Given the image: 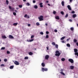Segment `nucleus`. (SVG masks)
Instances as JSON below:
<instances>
[{
    "instance_id": "nucleus-2",
    "label": "nucleus",
    "mask_w": 78,
    "mask_h": 78,
    "mask_svg": "<svg viewBox=\"0 0 78 78\" xmlns=\"http://www.w3.org/2000/svg\"><path fill=\"white\" fill-rule=\"evenodd\" d=\"M42 70L43 72H44V71H48V69L47 68H42Z\"/></svg>"
},
{
    "instance_id": "nucleus-5",
    "label": "nucleus",
    "mask_w": 78,
    "mask_h": 78,
    "mask_svg": "<svg viewBox=\"0 0 78 78\" xmlns=\"http://www.w3.org/2000/svg\"><path fill=\"white\" fill-rule=\"evenodd\" d=\"M14 64L16 65H19V63L17 61H15L14 62Z\"/></svg>"
},
{
    "instance_id": "nucleus-42",
    "label": "nucleus",
    "mask_w": 78,
    "mask_h": 78,
    "mask_svg": "<svg viewBox=\"0 0 78 78\" xmlns=\"http://www.w3.org/2000/svg\"><path fill=\"white\" fill-rule=\"evenodd\" d=\"M13 15H14V16H16V13L15 12H13Z\"/></svg>"
},
{
    "instance_id": "nucleus-12",
    "label": "nucleus",
    "mask_w": 78,
    "mask_h": 78,
    "mask_svg": "<svg viewBox=\"0 0 78 78\" xmlns=\"http://www.w3.org/2000/svg\"><path fill=\"white\" fill-rule=\"evenodd\" d=\"M70 69L71 70L73 69H74V66H70Z\"/></svg>"
},
{
    "instance_id": "nucleus-46",
    "label": "nucleus",
    "mask_w": 78,
    "mask_h": 78,
    "mask_svg": "<svg viewBox=\"0 0 78 78\" xmlns=\"http://www.w3.org/2000/svg\"><path fill=\"white\" fill-rule=\"evenodd\" d=\"M68 14H66V16H65V17L67 18V17H68Z\"/></svg>"
},
{
    "instance_id": "nucleus-25",
    "label": "nucleus",
    "mask_w": 78,
    "mask_h": 78,
    "mask_svg": "<svg viewBox=\"0 0 78 78\" xmlns=\"http://www.w3.org/2000/svg\"><path fill=\"white\" fill-rule=\"evenodd\" d=\"M61 60H62V61H65V60H66V59H65V58H62L61 59Z\"/></svg>"
},
{
    "instance_id": "nucleus-8",
    "label": "nucleus",
    "mask_w": 78,
    "mask_h": 78,
    "mask_svg": "<svg viewBox=\"0 0 78 78\" xmlns=\"http://www.w3.org/2000/svg\"><path fill=\"white\" fill-rule=\"evenodd\" d=\"M34 41V39H32L31 40H27V42H32Z\"/></svg>"
},
{
    "instance_id": "nucleus-17",
    "label": "nucleus",
    "mask_w": 78,
    "mask_h": 78,
    "mask_svg": "<svg viewBox=\"0 0 78 78\" xmlns=\"http://www.w3.org/2000/svg\"><path fill=\"white\" fill-rule=\"evenodd\" d=\"M55 18L56 19H57V20H59V16H57L55 17Z\"/></svg>"
},
{
    "instance_id": "nucleus-16",
    "label": "nucleus",
    "mask_w": 78,
    "mask_h": 78,
    "mask_svg": "<svg viewBox=\"0 0 78 78\" xmlns=\"http://www.w3.org/2000/svg\"><path fill=\"white\" fill-rule=\"evenodd\" d=\"M73 18H75L76 17V15L75 14H74L73 15Z\"/></svg>"
},
{
    "instance_id": "nucleus-32",
    "label": "nucleus",
    "mask_w": 78,
    "mask_h": 78,
    "mask_svg": "<svg viewBox=\"0 0 78 78\" xmlns=\"http://www.w3.org/2000/svg\"><path fill=\"white\" fill-rule=\"evenodd\" d=\"M55 53H56V54H57V53H59V51H55Z\"/></svg>"
},
{
    "instance_id": "nucleus-13",
    "label": "nucleus",
    "mask_w": 78,
    "mask_h": 78,
    "mask_svg": "<svg viewBox=\"0 0 78 78\" xmlns=\"http://www.w3.org/2000/svg\"><path fill=\"white\" fill-rule=\"evenodd\" d=\"M74 51L75 53H77V52L78 51V50L76 48L74 49Z\"/></svg>"
},
{
    "instance_id": "nucleus-51",
    "label": "nucleus",
    "mask_w": 78,
    "mask_h": 78,
    "mask_svg": "<svg viewBox=\"0 0 78 78\" xmlns=\"http://www.w3.org/2000/svg\"><path fill=\"white\" fill-rule=\"evenodd\" d=\"M46 34H49V32H48V31H46Z\"/></svg>"
},
{
    "instance_id": "nucleus-41",
    "label": "nucleus",
    "mask_w": 78,
    "mask_h": 78,
    "mask_svg": "<svg viewBox=\"0 0 78 78\" xmlns=\"http://www.w3.org/2000/svg\"><path fill=\"white\" fill-rule=\"evenodd\" d=\"M56 13V12L55 11H54L53 12V14H55Z\"/></svg>"
},
{
    "instance_id": "nucleus-56",
    "label": "nucleus",
    "mask_w": 78,
    "mask_h": 78,
    "mask_svg": "<svg viewBox=\"0 0 78 78\" xmlns=\"http://www.w3.org/2000/svg\"><path fill=\"white\" fill-rule=\"evenodd\" d=\"M62 43H65V42H64V40H62Z\"/></svg>"
},
{
    "instance_id": "nucleus-34",
    "label": "nucleus",
    "mask_w": 78,
    "mask_h": 78,
    "mask_svg": "<svg viewBox=\"0 0 78 78\" xmlns=\"http://www.w3.org/2000/svg\"><path fill=\"white\" fill-rule=\"evenodd\" d=\"M19 6L20 8H22V5H19Z\"/></svg>"
},
{
    "instance_id": "nucleus-33",
    "label": "nucleus",
    "mask_w": 78,
    "mask_h": 78,
    "mask_svg": "<svg viewBox=\"0 0 78 78\" xmlns=\"http://www.w3.org/2000/svg\"><path fill=\"white\" fill-rule=\"evenodd\" d=\"M61 13L62 15H64V12L63 11H62L61 12Z\"/></svg>"
},
{
    "instance_id": "nucleus-53",
    "label": "nucleus",
    "mask_w": 78,
    "mask_h": 78,
    "mask_svg": "<svg viewBox=\"0 0 78 78\" xmlns=\"http://www.w3.org/2000/svg\"><path fill=\"white\" fill-rule=\"evenodd\" d=\"M9 9H11L12 8V7H11V6H9Z\"/></svg>"
},
{
    "instance_id": "nucleus-50",
    "label": "nucleus",
    "mask_w": 78,
    "mask_h": 78,
    "mask_svg": "<svg viewBox=\"0 0 78 78\" xmlns=\"http://www.w3.org/2000/svg\"><path fill=\"white\" fill-rule=\"evenodd\" d=\"M12 11H14V8H12V9H11Z\"/></svg>"
},
{
    "instance_id": "nucleus-20",
    "label": "nucleus",
    "mask_w": 78,
    "mask_h": 78,
    "mask_svg": "<svg viewBox=\"0 0 78 78\" xmlns=\"http://www.w3.org/2000/svg\"><path fill=\"white\" fill-rule=\"evenodd\" d=\"M66 37L64 36L63 37H62L61 38V40H64V39H65V38Z\"/></svg>"
},
{
    "instance_id": "nucleus-19",
    "label": "nucleus",
    "mask_w": 78,
    "mask_h": 78,
    "mask_svg": "<svg viewBox=\"0 0 78 78\" xmlns=\"http://www.w3.org/2000/svg\"><path fill=\"white\" fill-rule=\"evenodd\" d=\"M73 42H74V43H76V42H77V40H76V39H74Z\"/></svg>"
},
{
    "instance_id": "nucleus-10",
    "label": "nucleus",
    "mask_w": 78,
    "mask_h": 78,
    "mask_svg": "<svg viewBox=\"0 0 78 78\" xmlns=\"http://www.w3.org/2000/svg\"><path fill=\"white\" fill-rule=\"evenodd\" d=\"M2 38H3V39H6V38H7V37H6V36H5V35H2Z\"/></svg>"
},
{
    "instance_id": "nucleus-28",
    "label": "nucleus",
    "mask_w": 78,
    "mask_h": 78,
    "mask_svg": "<svg viewBox=\"0 0 78 78\" xmlns=\"http://www.w3.org/2000/svg\"><path fill=\"white\" fill-rule=\"evenodd\" d=\"M70 30H71V31H73V30H74V29L73 28V27H71L70 28Z\"/></svg>"
},
{
    "instance_id": "nucleus-14",
    "label": "nucleus",
    "mask_w": 78,
    "mask_h": 78,
    "mask_svg": "<svg viewBox=\"0 0 78 78\" xmlns=\"http://www.w3.org/2000/svg\"><path fill=\"white\" fill-rule=\"evenodd\" d=\"M29 55H33V53L31 52H30L29 53Z\"/></svg>"
},
{
    "instance_id": "nucleus-58",
    "label": "nucleus",
    "mask_w": 78,
    "mask_h": 78,
    "mask_svg": "<svg viewBox=\"0 0 78 78\" xmlns=\"http://www.w3.org/2000/svg\"><path fill=\"white\" fill-rule=\"evenodd\" d=\"M1 66H4V64H2L1 65Z\"/></svg>"
},
{
    "instance_id": "nucleus-40",
    "label": "nucleus",
    "mask_w": 78,
    "mask_h": 78,
    "mask_svg": "<svg viewBox=\"0 0 78 78\" xmlns=\"http://www.w3.org/2000/svg\"><path fill=\"white\" fill-rule=\"evenodd\" d=\"M7 54H10V52L8 51H7Z\"/></svg>"
},
{
    "instance_id": "nucleus-22",
    "label": "nucleus",
    "mask_w": 78,
    "mask_h": 78,
    "mask_svg": "<svg viewBox=\"0 0 78 78\" xmlns=\"http://www.w3.org/2000/svg\"><path fill=\"white\" fill-rule=\"evenodd\" d=\"M60 73H61V74H62V75H64V76L66 75L65 74V73H63V72H61Z\"/></svg>"
},
{
    "instance_id": "nucleus-26",
    "label": "nucleus",
    "mask_w": 78,
    "mask_h": 78,
    "mask_svg": "<svg viewBox=\"0 0 78 78\" xmlns=\"http://www.w3.org/2000/svg\"><path fill=\"white\" fill-rule=\"evenodd\" d=\"M41 65L42 67H44L45 66V64H44V63H42Z\"/></svg>"
},
{
    "instance_id": "nucleus-37",
    "label": "nucleus",
    "mask_w": 78,
    "mask_h": 78,
    "mask_svg": "<svg viewBox=\"0 0 78 78\" xmlns=\"http://www.w3.org/2000/svg\"><path fill=\"white\" fill-rule=\"evenodd\" d=\"M52 45H55V42H53L52 43Z\"/></svg>"
},
{
    "instance_id": "nucleus-24",
    "label": "nucleus",
    "mask_w": 78,
    "mask_h": 78,
    "mask_svg": "<svg viewBox=\"0 0 78 78\" xmlns=\"http://www.w3.org/2000/svg\"><path fill=\"white\" fill-rule=\"evenodd\" d=\"M66 45L67 47H70V45L69 44H66Z\"/></svg>"
},
{
    "instance_id": "nucleus-38",
    "label": "nucleus",
    "mask_w": 78,
    "mask_h": 78,
    "mask_svg": "<svg viewBox=\"0 0 78 78\" xmlns=\"http://www.w3.org/2000/svg\"><path fill=\"white\" fill-rule=\"evenodd\" d=\"M40 34H41L42 35H43V34H44V33H43L42 32H41L40 33Z\"/></svg>"
},
{
    "instance_id": "nucleus-30",
    "label": "nucleus",
    "mask_w": 78,
    "mask_h": 78,
    "mask_svg": "<svg viewBox=\"0 0 78 78\" xmlns=\"http://www.w3.org/2000/svg\"><path fill=\"white\" fill-rule=\"evenodd\" d=\"M28 59V57H25L24 58V59Z\"/></svg>"
},
{
    "instance_id": "nucleus-52",
    "label": "nucleus",
    "mask_w": 78,
    "mask_h": 78,
    "mask_svg": "<svg viewBox=\"0 0 78 78\" xmlns=\"http://www.w3.org/2000/svg\"><path fill=\"white\" fill-rule=\"evenodd\" d=\"M54 31L55 32V33H57V32H58V30H54Z\"/></svg>"
},
{
    "instance_id": "nucleus-3",
    "label": "nucleus",
    "mask_w": 78,
    "mask_h": 78,
    "mask_svg": "<svg viewBox=\"0 0 78 78\" xmlns=\"http://www.w3.org/2000/svg\"><path fill=\"white\" fill-rule=\"evenodd\" d=\"M71 63H73L74 61H73V60L72 59L69 58L68 60Z\"/></svg>"
},
{
    "instance_id": "nucleus-62",
    "label": "nucleus",
    "mask_w": 78,
    "mask_h": 78,
    "mask_svg": "<svg viewBox=\"0 0 78 78\" xmlns=\"http://www.w3.org/2000/svg\"><path fill=\"white\" fill-rule=\"evenodd\" d=\"M47 50H48V47H47Z\"/></svg>"
},
{
    "instance_id": "nucleus-54",
    "label": "nucleus",
    "mask_w": 78,
    "mask_h": 78,
    "mask_svg": "<svg viewBox=\"0 0 78 78\" xmlns=\"http://www.w3.org/2000/svg\"><path fill=\"white\" fill-rule=\"evenodd\" d=\"M33 3H36V1L35 0H33Z\"/></svg>"
},
{
    "instance_id": "nucleus-48",
    "label": "nucleus",
    "mask_w": 78,
    "mask_h": 78,
    "mask_svg": "<svg viewBox=\"0 0 78 78\" xmlns=\"http://www.w3.org/2000/svg\"><path fill=\"white\" fill-rule=\"evenodd\" d=\"M70 39V38H69L68 39H67V40H66V41H69V39Z\"/></svg>"
},
{
    "instance_id": "nucleus-7",
    "label": "nucleus",
    "mask_w": 78,
    "mask_h": 78,
    "mask_svg": "<svg viewBox=\"0 0 78 78\" xmlns=\"http://www.w3.org/2000/svg\"><path fill=\"white\" fill-rule=\"evenodd\" d=\"M9 39H14L13 36L11 35H9Z\"/></svg>"
},
{
    "instance_id": "nucleus-61",
    "label": "nucleus",
    "mask_w": 78,
    "mask_h": 78,
    "mask_svg": "<svg viewBox=\"0 0 78 78\" xmlns=\"http://www.w3.org/2000/svg\"><path fill=\"white\" fill-rule=\"evenodd\" d=\"M45 25H46V26H48V24L47 23H45Z\"/></svg>"
},
{
    "instance_id": "nucleus-31",
    "label": "nucleus",
    "mask_w": 78,
    "mask_h": 78,
    "mask_svg": "<svg viewBox=\"0 0 78 78\" xmlns=\"http://www.w3.org/2000/svg\"><path fill=\"white\" fill-rule=\"evenodd\" d=\"M36 24L37 26H39L40 25V24H39V23H37Z\"/></svg>"
},
{
    "instance_id": "nucleus-29",
    "label": "nucleus",
    "mask_w": 78,
    "mask_h": 78,
    "mask_svg": "<svg viewBox=\"0 0 78 78\" xmlns=\"http://www.w3.org/2000/svg\"><path fill=\"white\" fill-rule=\"evenodd\" d=\"M6 3L7 5H8V4H9V2H8V1L7 0H6Z\"/></svg>"
},
{
    "instance_id": "nucleus-27",
    "label": "nucleus",
    "mask_w": 78,
    "mask_h": 78,
    "mask_svg": "<svg viewBox=\"0 0 78 78\" xmlns=\"http://www.w3.org/2000/svg\"><path fill=\"white\" fill-rule=\"evenodd\" d=\"M55 47L56 48L58 49V44H56L55 45Z\"/></svg>"
},
{
    "instance_id": "nucleus-44",
    "label": "nucleus",
    "mask_w": 78,
    "mask_h": 78,
    "mask_svg": "<svg viewBox=\"0 0 78 78\" xmlns=\"http://www.w3.org/2000/svg\"><path fill=\"white\" fill-rule=\"evenodd\" d=\"M7 61V59H5L4 60V61L5 62H6Z\"/></svg>"
},
{
    "instance_id": "nucleus-36",
    "label": "nucleus",
    "mask_w": 78,
    "mask_h": 78,
    "mask_svg": "<svg viewBox=\"0 0 78 78\" xmlns=\"http://www.w3.org/2000/svg\"><path fill=\"white\" fill-rule=\"evenodd\" d=\"M26 5H27V6H30V4L29 3H28V2H27L26 3Z\"/></svg>"
},
{
    "instance_id": "nucleus-1",
    "label": "nucleus",
    "mask_w": 78,
    "mask_h": 78,
    "mask_svg": "<svg viewBox=\"0 0 78 78\" xmlns=\"http://www.w3.org/2000/svg\"><path fill=\"white\" fill-rule=\"evenodd\" d=\"M43 17H44L42 16H41L40 17H39L38 19H39V21H42V20H44L43 19Z\"/></svg>"
},
{
    "instance_id": "nucleus-35",
    "label": "nucleus",
    "mask_w": 78,
    "mask_h": 78,
    "mask_svg": "<svg viewBox=\"0 0 78 78\" xmlns=\"http://www.w3.org/2000/svg\"><path fill=\"white\" fill-rule=\"evenodd\" d=\"M5 47H2L1 48V50H5Z\"/></svg>"
},
{
    "instance_id": "nucleus-15",
    "label": "nucleus",
    "mask_w": 78,
    "mask_h": 78,
    "mask_svg": "<svg viewBox=\"0 0 78 78\" xmlns=\"http://www.w3.org/2000/svg\"><path fill=\"white\" fill-rule=\"evenodd\" d=\"M18 24V23H15L13 24V26H17Z\"/></svg>"
},
{
    "instance_id": "nucleus-55",
    "label": "nucleus",
    "mask_w": 78,
    "mask_h": 78,
    "mask_svg": "<svg viewBox=\"0 0 78 78\" xmlns=\"http://www.w3.org/2000/svg\"><path fill=\"white\" fill-rule=\"evenodd\" d=\"M69 22H72V20L71 19H70L69 20Z\"/></svg>"
},
{
    "instance_id": "nucleus-6",
    "label": "nucleus",
    "mask_w": 78,
    "mask_h": 78,
    "mask_svg": "<svg viewBox=\"0 0 78 78\" xmlns=\"http://www.w3.org/2000/svg\"><path fill=\"white\" fill-rule=\"evenodd\" d=\"M68 9L71 11L72 10V9H71V7H70V5H68L67 6Z\"/></svg>"
},
{
    "instance_id": "nucleus-49",
    "label": "nucleus",
    "mask_w": 78,
    "mask_h": 78,
    "mask_svg": "<svg viewBox=\"0 0 78 78\" xmlns=\"http://www.w3.org/2000/svg\"><path fill=\"white\" fill-rule=\"evenodd\" d=\"M27 17V14H26L24 16V17Z\"/></svg>"
},
{
    "instance_id": "nucleus-64",
    "label": "nucleus",
    "mask_w": 78,
    "mask_h": 78,
    "mask_svg": "<svg viewBox=\"0 0 78 78\" xmlns=\"http://www.w3.org/2000/svg\"><path fill=\"white\" fill-rule=\"evenodd\" d=\"M15 12H17V10H15Z\"/></svg>"
},
{
    "instance_id": "nucleus-43",
    "label": "nucleus",
    "mask_w": 78,
    "mask_h": 78,
    "mask_svg": "<svg viewBox=\"0 0 78 78\" xmlns=\"http://www.w3.org/2000/svg\"><path fill=\"white\" fill-rule=\"evenodd\" d=\"M34 37V35H32L31 37V38L32 39V38H33Z\"/></svg>"
},
{
    "instance_id": "nucleus-59",
    "label": "nucleus",
    "mask_w": 78,
    "mask_h": 78,
    "mask_svg": "<svg viewBox=\"0 0 78 78\" xmlns=\"http://www.w3.org/2000/svg\"><path fill=\"white\" fill-rule=\"evenodd\" d=\"M72 1H73V0H69L70 2H72Z\"/></svg>"
},
{
    "instance_id": "nucleus-4",
    "label": "nucleus",
    "mask_w": 78,
    "mask_h": 78,
    "mask_svg": "<svg viewBox=\"0 0 78 78\" xmlns=\"http://www.w3.org/2000/svg\"><path fill=\"white\" fill-rule=\"evenodd\" d=\"M45 58L46 59H47V60H48V58H49V55H47L45 56Z\"/></svg>"
},
{
    "instance_id": "nucleus-18",
    "label": "nucleus",
    "mask_w": 78,
    "mask_h": 78,
    "mask_svg": "<svg viewBox=\"0 0 78 78\" xmlns=\"http://www.w3.org/2000/svg\"><path fill=\"white\" fill-rule=\"evenodd\" d=\"M13 68H14V66H11L10 67V69H12Z\"/></svg>"
},
{
    "instance_id": "nucleus-11",
    "label": "nucleus",
    "mask_w": 78,
    "mask_h": 78,
    "mask_svg": "<svg viewBox=\"0 0 78 78\" xmlns=\"http://www.w3.org/2000/svg\"><path fill=\"white\" fill-rule=\"evenodd\" d=\"M43 4L42 2L40 3L39 5L41 8H42L43 7V5H42Z\"/></svg>"
},
{
    "instance_id": "nucleus-21",
    "label": "nucleus",
    "mask_w": 78,
    "mask_h": 78,
    "mask_svg": "<svg viewBox=\"0 0 78 78\" xmlns=\"http://www.w3.org/2000/svg\"><path fill=\"white\" fill-rule=\"evenodd\" d=\"M62 5L63 6H64V1H62Z\"/></svg>"
},
{
    "instance_id": "nucleus-60",
    "label": "nucleus",
    "mask_w": 78,
    "mask_h": 78,
    "mask_svg": "<svg viewBox=\"0 0 78 78\" xmlns=\"http://www.w3.org/2000/svg\"><path fill=\"white\" fill-rule=\"evenodd\" d=\"M76 45H77V46H78V42L76 43Z\"/></svg>"
},
{
    "instance_id": "nucleus-23",
    "label": "nucleus",
    "mask_w": 78,
    "mask_h": 78,
    "mask_svg": "<svg viewBox=\"0 0 78 78\" xmlns=\"http://www.w3.org/2000/svg\"><path fill=\"white\" fill-rule=\"evenodd\" d=\"M34 8L35 9H37V8H38V7L37 6V5H35L34 6Z\"/></svg>"
},
{
    "instance_id": "nucleus-9",
    "label": "nucleus",
    "mask_w": 78,
    "mask_h": 78,
    "mask_svg": "<svg viewBox=\"0 0 78 78\" xmlns=\"http://www.w3.org/2000/svg\"><path fill=\"white\" fill-rule=\"evenodd\" d=\"M61 55V53L60 52L58 53V54H55V55L56 56H59Z\"/></svg>"
},
{
    "instance_id": "nucleus-57",
    "label": "nucleus",
    "mask_w": 78,
    "mask_h": 78,
    "mask_svg": "<svg viewBox=\"0 0 78 78\" xmlns=\"http://www.w3.org/2000/svg\"><path fill=\"white\" fill-rule=\"evenodd\" d=\"M30 25H31V24H28V27H30Z\"/></svg>"
},
{
    "instance_id": "nucleus-45",
    "label": "nucleus",
    "mask_w": 78,
    "mask_h": 78,
    "mask_svg": "<svg viewBox=\"0 0 78 78\" xmlns=\"http://www.w3.org/2000/svg\"><path fill=\"white\" fill-rule=\"evenodd\" d=\"M71 13L72 14H75V11H73L71 12Z\"/></svg>"
},
{
    "instance_id": "nucleus-39",
    "label": "nucleus",
    "mask_w": 78,
    "mask_h": 78,
    "mask_svg": "<svg viewBox=\"0 0 78 78\" xmlns=\"http://www.w3.org/2000/svg\"><path fill=\"white\" fill-rule=\"evenodd\" d=\"M75 55H77V56H78V52H76L75 53Z\"/></svg>"
},
{
    "instance_id": "nucleus-63",
    "label": "nucleus",
    "mask_w": 78,
    "mask_h": 78,
    "mask_svg": "<svg viewBox=\"0 0 78 78\" xmlns=\"http://www.w3.org/2000/svg\"><path fill=\"white\" fill-rule=\"evenodd\" d=\"M27 18L28 19H30V17H29V16H27Z\"/></svg>"
},
{
    "instance_id": "nucleus-47",
    "label": "nucleus",
    "mask_w": 78,
    "mask_h": 78,
    "mask_svg": "<svg viewBox=\"0 0 78 78\" xmlns=\"http://www.w3.org/2000/svg\"><path fill=\"white\" fill-rule=\"evenodd\" d=\"M46 38H48V35H46Z\"/></svg>"
}]
</instances>
